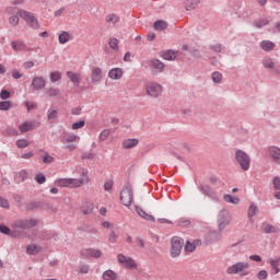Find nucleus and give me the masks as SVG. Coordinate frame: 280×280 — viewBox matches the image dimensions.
<instances>
[{
    "label": "nucleus",
    "mask_w": 280,
    "mask_h": 280,
    "mask_svg": "<svg viewBox=\"0 0 280 280\" xmlns=\"http://www.w3.org/2000/svg\"><path fill=\"white\" fill-rule=\"evenodd\" d=\"M250 264L247 261H238L226 268V275H241V277H248V269Z\"/></svg>",
    "instance_id": "f257e3e1"
},
{
    "label": "nucleus",
    "mask_w": 280,
    "mask_h": 280,
    "mask_svg": "<svg viewBox=\"0 0 280 280\" xmlns=\"http://www.w3.org/2000/svg\"><path fill=\"white\" fill-rule=\"evenodd\" d=\"M145 93L149 97L156 100L163 95V85L156 81H149L145 84Z\"/></svg>",
    "instance_id": "f03ea898"
},
{
    "label": "nucleus",
    "mask_w": 280,
    "mask_h": 280,
    "mask_svg": "<svg viewBox=\"0 0 280 280\" xmlns=\"http://www.w3.org/2000/svg\"><path fill=\"white\" fill-rule=\"evenodd\" d=\"M34 226H38V219H20L12 223V229H16V231H30Z\"/></svg>",
    "instance_id": "7ed1b4c3"
},
{
    "label": "nucleus",
    "mask_w": 280,
    "mask_h": 280,
    "mask_svg": "<svg viewBox=\"0 0 280 280\" xmlns=\"http://www.w3.org/2000/svg\"><path fill=\"white\" fill-rule=\"evenodd\" d=\"M233 220V215H231V212L226 209H222L217 219V224L219 231L222 233L230 224L231 221Z\"/></svg>",
    "instance_id": "20e7f679"
},
{
    "label": "nucleus",
    "mask_w": 280,
    "mask_h": 280,
    "mask_svg": "<svg viewBox=\"0 0 280 280\" xmlns=\"http://www.w3.org/2000/svg\"><path fill=\"white\" fill-rule=\"evenodd\" d=\"M18 14L25 23L32 27V30H38L40 27V24L38 23V19L34 16V13L25 11L23 9L18 10Z\"/></svg>",
    "instance_id": "39448f33"
},
{
    "label": "nucleus",
    "mask_w": 280,
    "mask_h": 280,
    "mask_svg": "<svg viewBox=\"0 0 280 280\" xmlns=\"http://www.w3.org/2000/svg\"><path fill=\"white\" fill-rule=\"evenodd\" d=\"M184 246L185 241L180 236H174L171 240V257H173V259H176V257H180Z\"/></svg>",
    "instance_id": "423d86ee"
},
{
    "label": "nucleus",
    "mask_w": 280,
    "mask_h": 280,
    "mask_svg": "<svg viewBox=\"0 0 280 280\" xmlns=\"http://www.w3.org/2000/svg\"><path fill=\"white\" fill-rule=\"evenodd\" d=\"M119 198H120V202L125 207H130V205H132V200L135 198V195L132 191V185H130V184L125 185L120 191Z\"/></svg>",
    "instance_id": "0eeeda50"
},
{
    "label": "nucleus",
    "mask_w": 280,
    "mask_h": 280,
    "mask_svg": "<svg viewBox=\"0 0 280 280\" xmlns=\"http://www.w3.org/2000/svg\"><path fill=\"white\" fill-rule=\"evenodd\" d=\"M117 261L122 268H126L127 270H137L139 268L137 260L124 254L117 255Z\"/></svg>",
    "instance_id": "6e6552de"
},
{
    "label": "nucleus",
    "mask_w": 280,
    "mask_h": 280,
    "mask_svg": "<svg viewBox=\"0 0 280 280\" xmlns=\"http://www.w3.org/2000/svg\"><path fill=\"white\" fill-rule=\"evenodd\" d=\"M235 160L244 172H248V170H250V156H248V154L243 150L236 151Z\"/></svg>",
    "instance_id": "1a4fd4ad"
},
{
    "label": "nucleus",
    "mask_w": 280,
    "mask_h": 280,
    "mask_svg": "<svg viewBox=\"0 0 280 280\" xmlns=\"http://www.w3.org/2000/svg\"><path fill=\"white\" fill-rule=\"evenodd\" d=\"M61 143L66 145V150L73 152L78 147L71 143H80V136L75 133H66V136L61 138Z\"/></svg>",
    "instance_id": "9d476101"
},
{
    "label": "nucleus",
    "mask_w": 280,
    "mask_h": 280,
    "mask_svg": "<svg viewBox=\"0 0 280 280\" xmlns=\"http://www.w3.org/2000/svg\"><path fill=\"white\" fill-rule=\"evenodd\" d=\"M198 190L200 194L212 200V202H220V195H218V192H215L209 185H199Z\"/></svg>",
    "instance_id": "9b49d317"
},
{
    "label": "nucleus",
    "mask_w": 280,
    "mask_h": 280,
    "mask_svg": "<svg viewBox=\"0 0 280 280\" xmlns=\"http://www.w3.org/2000/svg\"><path fill=\"white\" fill-rule=\"evenodd\" d=\"M57 187H69L73 189L75 187H80L82 182H79L78 178H59L55 182Z\"/></svg>",
    "instance_id": "f8f14e48"
},
{
    "label": "nucleus",
    "mask_w": 280,
    "mask_h": 280,
    "mask_svg": "<svg viewBox=\"0 0 280 280\" xmlns=\"http://www.w3.org/2000/svg\"><path fill=\"white\" fill-rule=\"evenodd\" d=\"M81 257H83V259H91V257L94 259H100V257H102V250L95 248H84L81 250Z\"/></svg>",
    "instance_id": "ddd939ff"
},
{
    "label": "nucleus",
    "mask_w": 280,
    "mask_h": 280,
    "mask_svg": "<svg viewBox=\"0 0 280 280\" xmlns=\"http://www.w3.org/2000/svg\"><path fill=\"white\" fill-rule=\"evenodd\" d=\"M0 233H2L3 235H9L10 237H23V231H19L16 229L10 230L7 225H1V224H0Z\"/></svg>",
    "instance_id": "4468645a"
},
{
    "label": "nucleus",
    "mask_w": 280,
    "mask_h": 280,
    "mask_svg": "<svg viewBox=\"0 0 280 280\" xmlns=\"http://www.w3.org/2000/svg\"><path fill=\"white\" fill-rule=\"evenodd\" d=\"M102 80H104V74L102 72V68L96 67V68L92 69V73H91L92 83L100 84V82H102Z\"/></svg>",
    "instance_id": "2eb2a0df"
},
{
    "label": "nucleus",
    "mask_w": 280,
    "mask_h": 280,
    "mask_svg": "<svg viewBox=\"0 0 280 280\" xmlns=\"http://www.w3.org/2000/svg\"><path fill=\"white\" fill-rule=\"evenodd\" d=\"M150 65L152 67L153 73H163L165 71V63L159 59H151Z\"/></svg>",
    "instance_id": "dca6fc26"
},
{
    "label": "nucleus",
    "mask_w": 280,
    "mask_h": 280,
    "mask_svg": "<svg viewBox=\"0 0 280 280\" xmlns=\"http://www.w3.org/2000/svg\"><path fill=\"white\" fill-rule=\"evenodd\" d=\"M47 84L45 81V78L43 77H34L32 80L31 86H33V90L35 91H42V89Z\"/></svg>",
    "instance_id": "f3484780"
},
{
    "label": "nucleus",
    "mask_w": 280,
    "mask_h": 280,
    "mask_svg": "<svg viewBox=\"0 0 280 280\" xmlns=\"http://www.w3.org/2000/svg\"><path fill=\"white\" fill-rule=\"evenodd\" d=\"M67 77L69 78L70 82L78 89L80 86V82L82 81V74L73 71H68Z\"/></svg>",
    "instance_id": "a211bd4d"
},
{
    "label": "nucleus",
    "mask_w": 280,
    "mask_h": 280,
    "mask_svg": "<svg viewBox=\"0 0 280 280\" xmlns=\"http://www.w3.org/2000/svg\"><path fill=\"white\" fill-rule=\"evenodd\" d=\"M139 145V139L137 138H129L122 140V148L125 150H132L133 148H137Z\"/></svg>",
    "instance_id": "6ab92c4d"
},
{
    "label": "nucleus",
    "mask_w": 280,
    "mask_h": 280,
    "mask_svg": "<svg viewBox=\"0 0 280 280\" xmlns=\"http://www.w3.org/2000/svg\"><path fill=\"white\" fill-rule=\"evenodd\" d=\"M108 78L110 80H121L124 78V70L121 68H114L108 71Z\"/></svg>",
    "instance_id": "aec40b11"
},
{
    "label": "nucleus",
    "mask_w": 280,
    "mask_h": 280,
    "mask_svg": "<svg viewBox=\"0 0 280 280\" xmlns=\"http://www.w3.org/2000/svg\"><path fill=\"white\" fill-rule=\"evenodd\" d=\"M207 244H213L214 242H220L222 240V234L218 231H211L207 235Z\"/></svg>",
    "instance_id": "412c9836"
},
{
    "label": "nucleus",
    "mask_w": 280,
    "mask_h": 280,
    "mask_svg": "<svg viewBox=\"0 0 280 280\" xmlns=\"http://www.w3.org/2000/svg\"><path fill=\"white\" fill-rule=\"evenodd\" d=\"M269 154L275 163H278L280 165V149L279 147H270L269 148Z\"/></svg>",
    "instance_id": "4be33fe9"
},
{
    "label": "nucleus",
    "mask_w": 280,
    "mask_h": 280,
    "mask_svg": "<svg viewBox=\"0 0 280 280\" xmlns=\"http://www.w3.org/2000/svg\"><path fill=\"white\" fill-rule=\"evenodd\" d=\"M105 21L109 25V27H115V25H117V23H119L121 19L119 18V15L112 13L106 15Z\"/></svg>",
    "instance_id": "5701e85b"
},
{
    "label": "nucleus",
    "mask_w": 280,
    "mask_h": 280,
    "mask_svg": "<svg viewBox=\"0 0 280 280\" xmlns=\"http://www.w3.org/2000/svg\"><path fill=\"white\" fill-rule=\"evenodd\" d=\"M137 213L140 215V218H143V220H147L148 222H156V219L154 215L149 214L144 210H142L140 207H136Z\"/></svg>",
    "instance_id": "b1692460"
},
{
    "label": "nucleus",
    "mask_w": 280,
    "mask_h": 280,
    "mask_svg": "<svg viewBox=\"0 0 280 280\" xmlns=\"http://www.w3.org/2000/svg\"><path fill=\"white\" fill-rule=\"evenodd\" d=\"M261 231L262 233L270 234V233H279V229H277L275 225L264 222L261 224Z\"/></svg>",
    "instance_id": "393cba45"
},
{
    "label": "nucleus",
    "mask_w": 280,
    "mask_h": 280,
    "mask_svg": "<svg viewBox=\"0 0 280 280\" xmlns=\"http://www.w3.org/2000/svg\"><path fill=\"white\" fill-rule=\"evenodd\" d=\"M267 264H269L271 266V270H272L273 275H279V272H280V268H279L280 259L279 258H277V259L269 258L267 260Z\"/></svg>",
    "instance_id": "a878e982"
},
{
    "label": "nucleus",
    "mask_w": 280,
    "mask_h": 280,
    "mask_svg": "<svg viewBox=\"0 0 280 280\" xmlns=\"http://www.w3.org/2000/svg\"><path fill=\"white\" fill-rule=\"evenodd\" d=\"M36 122L34 121H25L19 126V130L22 132H30V130H34Z\"/></svg>",
    "instance_id": "bb28decb"
},
{
    "label": "nucleus",
    "mask_w": 280,
    "mask_h": 280,
    "mask_svg": "<svg viewBox=\"0 0 280 280\" xmlns=\"http://www.w3.org/2000/svg\"><path fill=\"white\" fill-rule=\"evenodd\" d=\"M103 280H117V272L113 269H107L102 275Z\"/></svg>",
    "instance_id": "cd10ccee"
},
{
    "label": "nucleus",
    "mask_w": 280,
    "mask_h": 280,
    "mask_svg": "<svg viewBox=\"0 0 280 280\" xmlns=\"http://www.w3.org/2000/svg\"><path fill=\"white\" fill-rule=\"evenodd\" d=\"M58 40L60 45H67V43L71 40V34H69L67 31H63L61 34H59Z\"/></svg>",
    "instance_id": "c85d7f7f"
},
{
    "label": "nucleus",
    "mask_w": 280,
    "mask_h": 280,
    "mask_svg": "<svg viewBox=\"0 0 280 280\" xmlns=\"http://www.w3.org/2000/svg\"><path fill=\"white\" fill-rule=\"evenodd\" d=\"M11 47L14 51H25V43L23 40H13Z\"/></svg>",
    "instance_id": "c756f323"
},
{
    "label": "nucleus",
    "mask_w": 280,
    "mask_h": 280,
    "mask_svg": "<svg viewBox=\"0 0 280 280\" xmlns=\"http://www.w3.org/2000/svg\"><path fill=\"white\" fill-rule=\"evenodd\" d=\"M197 5H200V0H187L185 2V10H196Z\"/></svg>",
    "instance_id": "7c9ffc66"
},
{
    "label": "nucleus",
    "mask_w": 280,
    "mask_h": 280,
    "mask_svg": "<svg viewBox=\"0 0 280 280\" xmlns=\"http://www.w3.org/2000/svg\"><path fill=\"white\" fill-rule=\"evenodd\" d=\"M260 48L264 51H272V49H275V43L270 42V40H262L260 43Z\"/></svg>",
    "instance_id": "2f4dec72"
},
{
    "label": "nucleus",
    "mask_w": 280,
    "mask_h": 280,
    "mask_svg": "<svg viewBox=\"0 0 280 280\" xmlns=\"http://www.w3.org/2000/svg\"><path fill=\"white\" fill-rule=\"evenodd\" d=\"M42 247L37 246V245H27L26 246V253L27 255H38V253H40Z\"/></svg>",
    "instance_id": "473e14b6"
},
{
    "label": "nucleus",
    "mask_w": 280,
    "mask_h": 280,
    "mask_svg": "<svg viewBox=\"0 0 280 280\" xmlns=\"http://www.w3.org/2000/svg\"><path fill=\"white\" fill-rule=\"evenodd\" d=\"M47 119L48 121H54V119H58V109H56L55 107L48 108Z\"/></svg>",
    "instance_id": "72a5a7b5"
},
{
    "label": "nucleus",
    "mask_w": 280,
    "mask_h": 280,
    "mask_svg": "<svg viewBox=\"0 0 280 280\" xmlns=\"http://www.w3.org/2000/svg\"><path fill=\"white\" fill-rule=\"evenodd\" d=\"M82 213L89 215V213L93 212V203L91 201H85L84 205L81 207Z\"/></svg>",
    "instance_id": "f704fd0d"
},
{
    "label": "nucleus",
    "mask_w": 280,
    "mask_h": 280,
    "mask_svg": "<svg viewBox=\"0 0 280 280\" xmlns=\"http://www.w3.org/2000/svg\"><path fill=\"white\" fill-rule=\"evenodd\" d=\"M176 51L174 50H166L164 52H162V58L164 60H176Z\"/></svg>",
    "instance_id": "c9c22d12"
},
{
    "label": "nucleus",
    "mask_w": 280,
    "mask_h": 280,
    "mask_svg": "<svg viewBox=\"0 0 280 280\" xmlns=\"http://www.w3.org/2000/svg\"><path fill=\"white\" fill-rule=\"evenodd\" d=\"M154 30H156V32H163V30H167V22L163 20L156 21L154 23Z\"/></svg>",
    "instance_id": "e433bc0d"
},
{
    "label": "nucleus",
    "mask_w": 280,
    "mask_h": 280,
    "mask_svg": "<svg viewBox=\"0 0 280 280\" xmlns=\"http://www.w3.org/2000/svg\"><path fill=\"white\" fill-rule=\"evenodd\" d=\"M257 215V207L255 203H252L247 210V218L250 222H253V217Z\"/></svg>",
    "instance_id": "4c0bfd02"
},
{
    "label": "nucleus",
    "mask_w": 280,
    "mask_h": 280,
    "mask_svg": "<svg viewBox=\"0 0 280 280\" xmlns=\"http://www.w3.org/2000/svg\"><path fill=\"white\" fill-rule=\"evenodd\" d=\"M77 180H79V183H81L80 187H82L84 185V183H89V171L82 170L81 178L80 179L77 178Z\"/></svg>",
    "instance_id": "58836bf2"
},
{
    "label": "nucleus",
    "mask_w": 280,
    "mask_h": 280,
    "mask_svg": "<svg viewBox=\"0 0 280 280\" xmlns=\"http://www.w3.org/2000/svg\"><path fill=\"white\" fill-rule=\"evenodd\" d=\"M4 135L7 137H19V130L14 127H8L5 130H4Z\"/></svg>",
    "instance_id": "ea45409f"
},
{
    "label": "nucleus",
    "mask_w": 280,
    "mask_h": 280,
    "mask_svg": "<svg viewBox=\"0 0 280 280\" xmlns=\"http://www.w3.org/2000/svg\"><path fill=\"white\" fill-rule=\"evenodd\" d=\"M108 45L110 49H114V51H117L119 49V39L115 37H110L108 40Z\"/></svg>",
    "instance_id": "a19ab883"
},
{
    "label": "nucleus",
    "mask_w": 280,
    "mask_h": 280,
    "mask_svg": "<svg viewBox=\"0 0 280 280\" xmlns=\"http://www.w3.org/2000/svg\"><path fill=\"white\" fill-rule=\"evenodd\" d=\"M224 200L230 205H240V198L233 197L232 195H224Z\"/></svg>",
    "instance_id": "79ce46f5"
},
{
    "label": "nucleus",
    "mask_w": 280,
    "mask_h": 280,
    "mask_svg": "<svg viewBox=\"0 0 280 280\" xmlns=\"http://www.w3.org/2000/svg\"><path fill=\"white\" fill-rule=\"evenodd\" d=\"M212 81L214 82V84H221L222 83V74L218 71H214L211 74Z\"/></svg>",
    "instance_id": "37998d69"
},
{
    "label": "nucleus",
    "mask_w": 280,
    "mask_h": 280,
    "mask_svg": "<svg viewBox=\"0 0 280 280\" xmlns=\"http://www.w3.org/2000/svg\"><path fill=\"white\" fill-rule=\"evenodd\" d=\"M267 24H268L267 19H259L254 22L255 27H257L258 30H261V27H266Z\"/></svg>",
    "instance_id": "c03bdc74"
},
{
    "label": "nucleus",
    "mask_w": 280,
    "mask_h": 280,
    "mask_svg": "<svg viewBox=\"0 0 280 280\" xmlns=\"http://www.w3.org/2000/svg\"><path fill=\"white\" fill-rule=\"evenodd\" d=\"M198 242H200V241H195L194 244H191L190 242H187L184 247L186 253H194L196 250V244H198Z\"/></svg>",
    "instance_id": "a18cd8bd"
},
{
    "label": "nucleus",
    "mask_w": 280,
    "mask_h": 280,
    "mask_svg": "<svg viewBox=\"0 0 280 280\" xmlns=\"http://www.w3.org/2000/svg\"><path fill=\"white\" fill-rule=\"evenodd\" d=\"M110 137V129H104L98 136L100 141H106Z\"/></svg>",
    "instance_id": "49530a36"
},
{
    "label": "nucleus",
    "mask_w": 280,
    "mask_h": 280,
    "mask_svg": "<svg viewBox=\"0 0 280 280\" xmlns=\"http://www.w3.org/2000/svg\"><path fill=\"white\" fill-rule=\"evenodd\" d=\"M19 16H20L19 12H16V14L11 15L9 18V23L12 25V27H16V25H19V21H20Z\"/></svg>",
    "instance_id": "de8ad7c7"
},
{
    "label": "nucleus",
    "mask_w": 280,
    "mask_h": 280,
    "mask_svg": "<svg viewBox=\"0 0 280 280\" xmlns=\"http://www.w3.org/2000/svg\"><path fill=\"white\" fill-rule=\"evenodd\" d=\"M84 126H86V121H84V120H79V121H77V122H73V124L71 125V128H72V130H80L81 128H84Z\"/></svg>",
    "instance_id": "09e8293b"
},
{
    "label": "nucleus",
    "mask_w": 280,
    "mask_h": 280,
    "mask_svg": "<svg viewBox=\"0 0 280 280\" xmlns=\"http://www.w3.org/2000/svg\"><path fill=\"white\" fill-rule=\"evenodd\" d=\"M110 244H117V240H119V234H117V232H115V230H112V232L109 233V237H108Z\"/></svg>",
    "instance_id": "8fccbe9b"
},
{
    "label": "nucleus",
    "mask_w": 280,
    "mask_h": 280,
    "mask_svg": "<svg viewBox=\"0 0 280 280\" xmlns=\"http://www.w3.org/2000/svg\"><path fill=\"white\" fill-rule=\"evenodd\" d=\"M35 180L36 183H38V185H45L47 178L45 177V174L38 173L37 175H35Z\"/></svg>",
    "instance_id": "3c124183"
},
{
    "label": "nucleus",
    "mask_w": 280,
    "mask_h": 280,
    "mask_svg": "<svg viewBox=\"0 0 280 280\" xmlns=\"http://www.w3.org/2000/svg\"><path fill=\"white\" fill-rule=\"evenodd\" d=\"M62 79V74L58 71L51 72L50 73V81L51 82H59V80Z\"/></svg>",
    "instance_id": "603ef678"
},
{
    "label": "nucleus",
    "mask_w": 280,
    "mask_h": 280,
    "mask_svg": "<svg viewBox=\"0 0 280 280\" xmlns=\"http://www.w3.org/2000/svg\"><path fill=\"white\" fill-rule=\"evenodd\" d=\"M15 144L18 145V148L23 149V148H27L30 145V141L27 139H19Z\"/></svg>",
    "instance_id": "864d4df0"
},
{
    "label": "nucleus",
    "mask_w": 280,
    "mask_h": 280,
    "mask_svg": "<svg viewBox=\"0 0 280 280\" xmlns=\"http://www.w3.org/2000/svg\"><path fill=\"white\" fill-rule=\"evenodd\" d=\"M90 270L91 266H89L88 264H81L79 267V272H81V275H89Z\"/></svg>",
    "instance_id": "5fc2aeb1"
},
{
    "label": "nucleus",
    "mask_w": 280,
    "mask_h": 280,
    "mask_svg": "<svg viewBox=\"0 0 280 280\" xmlns=\"http://www.w3.org/2000/svg\"><path fill=\"white\" fill-rule=\"evenodd\" d=\"M262 65L265 69H275V62L272 61V59H265L262 61Z\"/></svg>",
    "instance_id": "6e6d98bb"
},
{
    "label": "nucleus",
    "mask_w": 280,
    "mask_h": 280,
    "mask_svg": "<svg viewBox=\"0 0 280 280\" xmlns=\"http://www.w3.org/2000/svg\"><path fill=\"white\" fill-rule=\"evenodd\" d=\"M47 94L49 95V97H57V95L60 94V90L54 89V88H49L47 90Z\"/></svg>",
    "instance_id": "4d7b16f0"
},
{
    "label": "nucleus",
    "mask_w": 280,
    "mask_h": 280,
    "mask_svg": "<svg viewBox=\"0 0 280 280\" xmlns=\"http://www.w3.org/2000/svg\"><path fill=\"white\" fill-rule=\"evenodd\" d=\"M272 185H273V189L276 191H280V177L276 176L272 178Z\"/></svg>",
    "instance_id": "13d9d810"
},
{
    "label": "nucleus",
    "mask_w": 280,
    "mask_h": 280,
    "mask_svg": "<svg viewBox=\"0 0 280 280\" xmlns=\"http://www.w3.org/2000/svg\"><path fill=\"white\" fill-rule=\"evenodd\" d=\"M10 106H12L10 101L0 102V110H10Z\"/></svg>",
    "instance_id": "bf43d9fd"
},
{
    "label": "nucleus",
    "mask_w": 280,
    "mask_h": 280,
    "mask_svg": "<svg viewBox=\"0 0 280 280\" xmlns=\"http://www.w3.org/2000/svg\"><path fill=\"white\" fill-rule=\"evenodd\" d=\"M54 161H56V159H54V156L49 155L48 153H46L43 158V163H45L46 165H49V163H54Z\"/></svg>",
    "instance_id": "052dcab7"
},
{
    "label": "nucleus",
    "mask_w": 280,
    "mask_h": 280,
    "mask_svg": "<svg viewBox=\"0 0 280 280\" xmlns=\"http://www.w3.org/2000/svg\"><path fill=\"white\" fill-rule=\"evenodd\" d=\"M0 207H2V209H10V201L0 196Z\"/></svg>",
    "instance_id": "680f3d73"
},
{
    "label": "nucleus",
    "mask_w": 280,
    "mask_h": 280,
    "mask_svg": "<svg viewBox=\"0 0 280 280\" xmlns=\"http://www.w3.org/2000/svg\"><path fill=\"white\" fill-rule=\"evenodd\" d=\"M115 185V182H113V179H108L105 184H104V190L105 191H110L113 189V186Z\"/></svg>",
    "instance_id": "e2e57ef3"
},
{
    "label": "nucleus",
    "mask_w": 280,
    "mask_h": 280,
    "mask_svg": "<svg viewBox=\"0 0 280 280\" xmlns=\"http://www.w3.org/2000/svg\"><path fill=\"white\" fill-rule=\"evenodd\" d=\"M257 279H259V280H266V279H268V271H266V270H260V271L257 273Z\"/></svg>",
    "instance_id": "0e129e2a"
},
{
    "label": "nucleus",
    "mask_w": 280,
    "mask_h": 280,
    "mask_svg": "<svg viewBox=\"0 0 280 280\" xmlns=\"http://www.w3.org/2000/svg\"><path fill=\"white\" fill-rule=\"evenodd\" d=\"M210 49L212 51H215V54H220L222 51V45L220 44H214L210 46Z\"/></svg>",
    "instance_id": "69168bd1"
},
{
    "label": "nucleus",
    "mask_w": 280,
    "mask_h": 280,
    "mask_svg": "<svg viewBox=\"0 0 280 280\" xmlns=\"http://www.w3.org/2000/svg\"><path fill=\"white\" fill-rule=\"evenodd\" d=\"M23 77V73H21L18 69L12 70V79L13 80H20V78Z\"/></svg>",
    "instance_id": "338daca9"
},
{
    "label": "nucleus",
    "mask_w": 280,
    "mask_h": 280,
    "mask_svg": "<svg viewBox=\"0 0 280 280\" xmlns=\"http://www.w3.org/2000/svg\"><path fill=\"white\" fill-rule=\"evenodd\" d=\"M19 176L22 178V180H27V178H30V173H27L25 170H22L20 171Z\"/></svg>",
    "instance_id": "774afa93"
}]
</instances>
